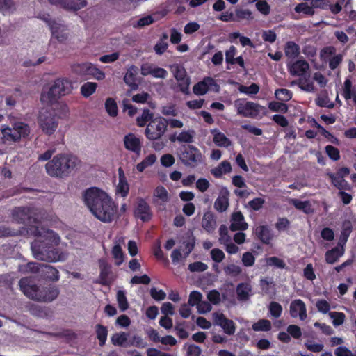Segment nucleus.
I'll return each mask as SVG.
<instances>
[{
    "instance_id": "nucleus-46",
    "label": "nucleus",
    "mask_w": 356,
    "mask_h": 356,
    "mask_svg": "<svg viewBox=\"0 0 356 356\" xmlns=\"http://www.w3.org/2000/svg\"><path fill=\"white\" fill-rule=\"evenodd\" d=\"M97 337L99 339V345L104 346L107 339L108 330L106 326L102 325H96Z\"/></svg>"
},
{
    "instance_id": "nucleus-9",
    "label": "nucleus",
    "mask_w": 356,
    "mask_h": 356,
    "mask_svg": "<svg viewBox=\"0 0 356 356\" xmlns=\"http://www.w3.org/2000/svg\"><path fill=\"white\" fill-rule=\"evenodd\" d=\"M169 67L178 83L180 91L184 94H188L191 80L185 68L179 64H172Z\"/></svg>"
},
{
    "instance_id": "nucleus-23",
    "label": "nucleus",
    "mask_w": 356,
    "mask_h": 356,
    "mask_svg": "<svg viewBox=\"0 0 356 356\" xmlns=\"http://www.w3.org/2000/svg\"><path fill=\"white\" fill-rule=\"evenodd\" d=\"M229 192L226 188H222L219 193L218 197L214 202V208L218 212L225 211L229 205Z\"/></svg>"
},
{
    "instance_id": "nucleus-39",
    "label": "nucleus",
    "mask_w": 356,
    "mask_h": 356,
    "mask_svg": "<svg viewBox=\"0 0 356 356\" xmlns=\"http://www.w3.org/2000/svg\"><path fill=\"white\" fill-rule=\"evenodd\" d=\"M13 124L15 127V131L18 134L19 140L22 138H26L29 135L30 127L25 122L22 121H14L13 122Z\"/></svg>"
},
{
    "instance_id": "nucleus-48",
    "label": "nucleus",
    "mask_w": 356,
    "mask_h": 356,
    "mask_svg": "<svg viewBox=\"0 0 356 356\" xmlns=\"http://www.w3.org/2000/svg\"><path fill=\"white\" fill-rule=\"evenodd\" d=\"M254 331H269L271 329V323L267 319H260L252 326Z\"/></svg>"
},
{
    "instance_id": "nucleus-15",
    "label": "nucleus",
    "mask_w": 356,
    "mask_h": 356,
    "mask_svg": "<svg viewBox=\"0 0 356 356\" xmlns=\"http://www.w3.org/2000/svg\"><path fill=\"white\" fill-rule=\"evenodd\" d=\"M213 323L220 326L224 332L229 335H232L235 332V325L232 320L225 317V316L219 312L213 313Z\"/></svg>"
},
{
    "instance_id": "nucleus-34",
    "label": "nucleus",
    "mask_w": 356,
    "mask_h": 356,
    "mask_svg": "<svg viewBox=\"0 0 356 356\" xmlns=\"http://www.w3.org/2000/svg\"><path fill=\"white\" fill-rule=\"evenodd\" d=\"M327 176L330 179L332 184L338 189L342 191L349 190L350 188L349 184L344 178L341 177L336 173H328Z\"/></svg>"
},
{
    "instance_id": "nucleus-14",
    "label": "nucleus",
    "mask_w": 356,
    "mask_h": 356,
    "mask_svg": "<svg viewBox=\"0 0 356 356\" xmlns=\"http://www.w3.org/2000/svg\"><path fill=\"white\" fill-rule=\"evenodd\" d=\"M218 85L216 81L209 76L205 77L202 81L194 85L193 92L196 95H204L210 90H218Z\"/></svg>"
},
{
    "instance_id": "nucleus-30",
    "label": "nucleus",
    "mask_w": 356,
    "mask_h": 356,
    "mask_svg": "<svg viewBox=\"0 0 356 356\" xmlns=\"http://www.w3.org/2000/svg\"><path fill=\"white\" fill-rule=\"evenodd\" d=\"M135 215L143 221L148 220L150 218L149 207L145 201L143 200L138 201L135 210Z\"/></svg>"
},
{
    "instance_id": "nucleus-62",
    "label": "nucleus",
    "mask_w": 356,
    "mask_h": 356,
    "mask_svg": "<svg viewBox=\"0 0 356 356\" xmlns=\"http://www.w3.org/2000/svg\"><path fill=\"white\" fill-rule=\"evenodd\" d=\"M325 152L328 156L333 161H338L340 159L339 150L332 145H327L325 147Z\"/></svg>"
},
{
    "instance_id": "nucleus-35",
    "label": "nucleus",
    "mask_w": 356,
    "mask_h": 356,
    "mask_svg": "<svg viewBox=\"0 0 356 356\" xmlns=\"http://www.w3.org/2000/svg\"><path fill=\"white\" fill-rule=\"evenodd\" d=\"M129 334L124 332L115 333L112 335L111 340L113 345L119 346H129Z\"/></svg>"
},
{
    "instance_id": "nucleus-27",
    "label": "nucleus",
    "mask_w": 356,
    "mask_h": 356,
    "mask_svg": "<svg viewBox=\"0 0 356 356\" xmlns=\"http://www.w3.org/2000/svg\"><path fill=\"white\" fill-rule=\"evenodd\" d=\"M49 1L52 4L59 5L65 9L72 10H80L87 5L86 0H80L79 6L74 2L69 1L68 0H49Z\"/></svg>"
},
{
    "instance_id": "nucleus-53",
    "label": "nucleus",
    "mask_w": 356,
    "mask_h": 356,
    "mask_svg": "<svg viewBox=\"0 0 356 356\" xmlns=\"http://www.w3.org/2000/svg\"><path fill=\"white\" fill-rule=\"evenodd\" d=\"M15 4L12 0H0V12L9 14L15 10Z\"/></svg>"
},
{
    "instance_id": "nucleus-8",
    "label": "nucleus",
    "mask_w": 356,
    "mask_h": 356,
    "mask_svg": "<svg viewBox=\"0 0 356 356\" xmlns=\"http://www.w3.org/2000/svg\"><path fill=\"white\" fill-rule=\"evenodd\" d=\"M234 106L236 109L237 113L245 118H255L259 115L263 110L262 106L259 104L244 99L236 100Z\"/></svg>"
},
{
    "instance_id": "nucleus-55",
    "label": "nucleus",
    "mask_w": 356,
    "mask_h": 356,
    "mask_svg": "<svg viewBox=\"0 0 356 356\" xmlns=\"http://www.w3.org/2000/svg\"><path fill=\"white\" fill-rule=\"evenodd\" d=\"M238 89L239 92L241 93H244L246 95H255L258 93L259 90V87L256 83H252L250 86L240 85Z\"/></svg>"
},
{
    "instance_id": "nucleus-10",
    "label": "nucleus",
    "mask_w": 356,
    "mask_h": 356,
    "mask_svg": "<svg viewBox=\"0 0 356 356\" xmlns=\"http://www.w3.org/2000/svg\"><path fill=\"white\" fill-rule=\"evenodd\" d=\"M38 17L47 23L53 36L58 41L63 42L67 39L69 31L66 26L59 22L51 21L48 14H44Z\"/></svg>"
},
{
    "instance_id": "nucleus-56",
    "label": "nucleus",
    "mask_w": 356,
    "mask_h": 356,
    "mask_svg": "<svg viewBox=\"0 0 356 356\" xmlns=\"http://www.w3.org/2000/svg\"><path fill=\"white\" fill-rule=\"evenodd\" d=\"M219 242L220 244L227 243L231 241V237L228 234V228L226 225H222L219 228Z\"/></svg>"
},
{
    "instance_id": "nucleus-44",
    "label": "nucleus",
    "mask_w": 356,
    "mask_h": 356,
    "mask_svg": "<svg viewBox=\"0 0 356 356\" xmlns=\"http://www.w3.org/2000/svg\"><path fill=\"white\" fill-rule=\"evenodd\" d=\"M105 109L109 116L115 118L118 115V110L116 102L113 98H107L105 101Z\"/></svg>"
},
{
    "instance_id": "nucleus-47",
    "label": "nucleus",
    "mask_w": 356,
    "mask_h": 356,
    "mask_svg": "<svg viewBox=\"0 0 356 356\" xmlns=\"http://www.w3.org/2000/svg\"><path fill=\"white\" fill-rule=\"evenodd\" d=\"M154 118H153V113H151L149 110H143L141 115L138 116L136 119L137 124L139 127H143L147 124V122H149Z\"/></svg>"
},
{
    "instance_id": "nucleus-32",
    "label": "nucleus",
    "mask_w": 356,
    "mask_h": 356,
    "mask_svg": "<svg viewBox=\"0 0 356 356\" xmlns=\"http://www.w3.org/2000/svg\"><path fill=\"white\" fill-rule=\"evenodd\" d=\"M202 226L209 233L214 231L216 227V222L215 216L212 213L207 212L204 214Z\"/></svg>"
},
{
    "instance_id": "nucleus-45",
    "label": "nucleus",
    "mask_w": 356,
    "mask_h": 356,
    "mask_svg": "<svg viewBox=\"0 0 356 356\" xmlns=\"http://www.w3.org/2000/svg\"><path fill=\"white\" fill-rule=\"evenodd\" d=\"M97 88V84L96 83L86 82L84 84H83L81 87V89H80L81 94L84 97H89L93 93H95Z\"/></svg>"
},
{
    "instance_id": "nucleus-12",
    "label": "nucleus",
    "mask_w": 356,
    "mask_h": 356,
    "mask_svg": "<svg viewBox=\"0 0 356 356\" xmlns=\"http://www.w3.org/2000/svg\"><path fill=\"white\" fill-rule=\"evenodd\" d=\"M26 271L31 273L42 271L47 279L53 281L59 280L58 270L49 265H40L34 262L29 263L26 266Z\"/></svg>"
},
{
    "instance_id": "nucleus-58",
    "label": "nucleus",
    "mask_w": 356,
    "mask_h": 356,
    "mask_svg": "<svg viewBox=\"0 0 356 356\" xmlns=\"http://www.w3.org/2000/svg\"><path fill=\"white\" fill-rule=\"evenodd\" d=\"M167 38H168V35L165 34L163 35V39L161 40L154 46V51L156 54L161 55L168 49V44L167 42L165 41L167 40Z\"/></svg>"
},
{
    "instance_id": "nucleus-37",
    "label": "nucleus",
    "mask_w": 356,
    "mask_h": 356,
    "mask_svg": "<svg viewBox=\"0 0 356 356\" xmlns=\"http://www.w3.org/2000/svg\"><path fill=\"white\" fill-rule=\"evenodd\" d=\"M289 202L293 205L297 209L302 211L305 213H311L313 212L309 201H301L298 199H290Z\"/></svg>"
},
{
    "instance_id": "nucleus-54",
    "label": "nucleus",
    "mask_w": 356,
    "mask_h": 356,
    "mask_svg": "<svg viewBox=\"0 0 356 356\" xmlns=\"http://www.w3.org/2000/svg\"><path fill=\"white\" fill-rule=\"evenodd\" d=\"M276 98L282 102H287L292 97V92L287 89L282 88L276 90L275 92Z\"/></svg>"
},
{
    "instance_id": "nucleus-49",
    "label": "nucleus",
    "mask_w": 356,
    "mask_h": 356,
    "mask_svg": "<svg viewBox=\"0 0 356 356\" xmlns=\"http://www.w3.org/2000/svg\"><path fill=\"white\" fill-rule=\"evenodd\" d=\"M116 298L120 309L122 312L127 310L129 307V303L125 295V292L122 290H119L117 292Z\"/></svg>"
},
{
    "instance_id": "nucleus-13",
    "label": "nucleus",
    "mask_w": 356,
    "mask_h": 356,
    "mask_svg": "<svg viewBox=\"0 0 356 356\" xmlns=\"http://www.w3.org/2000/svg\"><path fill=\"white\" fill-rule=\"evenodd\" d=\"M140 73L143 76H152L156 79H164L168 76V72L164 68L158 67L153 63H145L140 67Z\"/></svg>"
},
{
    "instance_id": "nucleus-43",
    "label": "nucleus",
    "mask_w": 356,
    "mask_h": 356,
    "mask_svg": "<svg viewBox=\"0 0 356 356\" xmlns=\"http://www.w3.org/2000/svg\"><path fill=\"white\" fill-rule=\"evenodd\" d=\"M316 6H312L309 1L301 3L295 7V11L298 13H302L306 15H312L314 13V8Z\"/></svg>"
},
{
    "instance_id": "nucleus-2",
    "label": "nucleus",
    "mask_w": 356,
    "mask_h": 356,
    "mask_svg": "<svg viewBox=\"0 0 356 356\" xmlns=\"http://www.w3.org/2000/svg\"><path fill=\"white\" fill-rule=\"evenodd\" d=\"M85 204L99 220L111 222L116 211V206L108 195L98 188H90L83 195Z\"/></svg>"
},
{
    "instance_id": "nucleus-41",
    "label": "nucleus",
    "mask_w": 356,
    "mask_h": 356,
    "mask_svg": "<svg viewBox=\"0 0 356 356\" xmlns=\"http://www.w3.org/2000/svg\"><path fill=\"white\" fill-rule=\"evenodd\" d=\"M285 55L290 58H295L300 54V48L293 42H288L284 48Z\"/></svg>"
},
{
    "instance_id": "nucleus-20",
    "label": "nucleus",
    "mask_w": 356,
    "mask_h": 356,
    "mask_svg": "<svg viewBox=\"0 0 356 356\" xmlns=\"http://www.w3.org/2000/svg\"><path fill=\"white\" fill-rule=\"evenodd\" d=\"M124 147L136 154H139L141 152L142 143L140 138L134 134H129L124 137L123 139Z\"/></svg>"
},
{
    "instance_id": "nucleus-51",
    "label": "nucleus",
    "mask_w": 356,
    "mask_h": 356,
    "mask_svg": "<svg viewBox=\"0 0 356 356\" xmlns=\"http://www.w3.org/2000/svg\"><path fill=\"white\" fill-rule=\"evenodd\" d=\"M329 316L335 327L341 325L344 323L345 314L342 312H331L329 313Z\"/></svg>"
},
{
    "instance_id": "nucleus-18",
    "label": "nucleus",
    "mask_w": 356,
    "mask_h": 356,
    "mask_svg": "<svg viewBox=\"0 0 356 356\" xmlns=\"http://www.w3.org/2000/svg\"><path fill=\"white\" fill-rule=\"evenodd\" d=\"M78 67L79 73L83 75H90L98 81L105 78V73L90 63H82L79 65Z\"/></svg>"
},
{
    "instance_id": "nucleus-7",
    "label": "nucleus",
    "mask_w": 356,
    "mask_h": 356,
    "mask_svg": "<svg viewBox=\"0 0 356 356\" xmlns=\"http://www.w3.org/2000/svg\"><path fill=\"white\" fill-rule=\"evenodd\" d=\"M167 120L162 117H156L147 125L145 135L150 140H159L167 130Z\"/></svg>"
},
{
    "instance_id": "nucleus-26",
    "label": "nucleus",
    "mask_w": 356,
    "mask_h": 356,
    "mask_svg": "<svg viewBox=\"0 0 356 356\" xmlns=\"http://www.w3.org/2000/svg\"><path fill=\"white\" fill-rule=\"evenodd\" d=\"M345 252V248L337 245L332 249L327 251L325 254V259L327 264H333L336 263Z\"/></svg>"
},
{
    "instance_id": "nucleus-29",
    "label": "nucleus",
    "mask_w": 356,
    "mask_h": 356,
    "mask_svg": "<svg viewBox=\"0 0 356 356\" xmlns=\"http://www.w3.org/2000/svg\"><path fill=\"white\" fill-rule=\"evenodd\" d=\"M138 74V68L134 65L130 66L124 76V81L127 85L131 88V89H136L138 83L136 76Z\"/></svg>"
},
{
    "instance_id": "nucleus-17",
    "label": "nucleus",
    "mask_w": 356,
    "mask_h": 356,
    "mask_svg": "<svg viewBox=\"0 0 356 356\" xmlns=\"http://www.w3.org/2000/svg\"><path fill=\"white\" fill-rule=\"evenodd\" d=\"M287 67L291 75L293 76H304L309 70V65L306 60L300 59L289 62Z\"/></svg>"
},
{
    "instance_id": "nucleus-42",
    "label": "nucleus",
    "mask_w": 356,
    "mask_h": 356,
    "mask_svg": "<svg viewBox=\"0 0 356 356\" xmlns=\"http://www.w3.org/2000/svg\"><path fill=\"white\" fill-rule=\"evenodd\" d=\"M156 156L154 154L148 155L141 162L137 164V170L140 172H143L147 168L152 166L156 162Z\"/></svg>"
},
{
    "instance_id": "nucleus-21",
    "label": "nucleus",
    "mask_w": 356,
    "mask_h": 356,
    "mask_svg": "<svg viewBox=\"0 0 356 356\" xmlns=\"http://www.w3.org/2000/svg\"><path fill=\"white\" fill-rule=\"evenodd\" d=\"M13 218L15 221L19 223H24L26 220H31L33 214H35L33 209L26 207L15 208L13 211Z\"/></svg>"
},
{
    "instance_id": "nucleus-38",
    "label": "nucleus",
    "mask_w": 356,
    "mask_h": 356,
    "mask_svg": "<svg viewBox=\"0 0 356 356\" xmlns=\"http://www.w3.org/2000/svg\"><path fill=\"white\" fill-rule=\"evenodd\" d=\"M252 287L250 284L242 283L237 286L236 293L238 298L241 300H246L249 298Z\"/></svg>"
},
{
    "instance_id": "nucleus-1",
    "label": "nucleus",
    "mask_w": 356,
    "mask_h": 356,
    "mask_svg": "<svg viewBox=\"0 0 356 356\" xmlns=\"http://www.w3.org/2000/svg\"><path fill=\"white\" fill-rule=\"evenodd\" d=\"M30 232L37 236L32 243L31 249L35 259L49 262L64 261L67 255L65 253L58 254L50 248L58 245L60 241V236L53 230L36 227Z\"/></svg>"
},
{
    "instance_id": "nucleus-3",
    "label": "nucleus",
    "mask_w": 356,
    "mask_h": 356,
    "mask_svg": "<svg viewBox=\"0 0 356 356\" xmlns=\"http://www.w3.org/2000/svg\"><path fill=\"white\" fill-rule=\"evenodd\" d=\"M22 292L29 298L43 302L54 300L59 295L58 289L52 285L38 286L33 277H24L19 281Z\"/></svg>"
},
{
    "instance_id": "nucleus-4",
    "label": "nucleus",
    "mask_w": 356,
    "mask_h": 356,
    "mask_svg": "<svg viewBox=\"0 0 356 356\" xmlns=\"http://www.w3.org/2000/svg\"><path fill=\"white\" fill-rule=\"evenodd\" d=\"M80 161L74 155L59 154L53 157L45 165L47 173L52 177H67L79 165Z\"/></svg>"
},
{
    "instance_id": "nucleus-5",
    "label": "nucleus",
    "mask_w": 356,
    "mask_h": 356,
    "mask_svg": "<svg viewBox=\"0 0 356 356\" xmlns=\"http://www.w3.org/2000/svg\"><path fill=\"white\" fill-rule=\"evenodd\" d=\"M73 89V83L70 79L58 78L49 86L43 88L40 101L44 105H51L60 97L70 94Z\"/></svg>"
},
{
    "instance_id": "nucleus-57",
    "label": "nucleus",
    "mask_w": 356,
    "mask_h": 356,
    "mask_svg": "<svg viewBox=\"0 0 356 356\" xmlns=\"http://www.w3.org/2000/svg\"><path fill=\"white\" fill-rule=\"evenodd\" d=\"M306 348L314 353H320L323 350L324 346L322 343L316 342L312 340H308L305 343Z\"/></svg>"
},
{
    "instance_id": "nucleus-22",
    "label": "nucleus",
    "mask_w": 356,
    "mask_h": 356,
    "mask_svg": "<svg viewBox=\"0 0 356 356\" xmlns=\"http://www.w3.org/2000/svg\"><path fill=\"white\" fill-rule=\"evenodd\" d=\"M124 244V238L123 236L116 238L114 241V245L112 248L111 254L117 266H120L124 261V252L122 249V245Z\"/></svg>"
},
{
    "instance_id": "nucleus-19",
    "label": "nucleus",
    "mask_w": 356,
    "mask_h": 356,
    "mask_svg": "<svg viewBox=\"0 0 356 356\" xmlns=\"http://www.w3.org/2000/svg\"><path fill=\"white\" fill-rule=\"evenodd\" d=\"M170 199V195L164 186L160 185L154 190L152 201L156 205L164 207Z\"/></svg>"
},
{
    "instance_id": "nucleus-24",
    "label": "nucleus",
    "mask_w": 356,
    "mask_h": 356,
    "mask_svg": "<svg viewBox=\"0 0 356 356\" xmlns=\"http://www.w3.org/2000/svg\"><path fill=\"white\" fill-rule=\"evenodd\" d=\"M248 225L245 222L244 216L241 211L234 212L231 217L230 229L232 231H244Z\"/></svg>"
},
{
    "instance_id": "nucleus-28",
    "label": "nucleus",
    "mask_w": 356,
    "mask_h": 356,
    "mask_svg": "<svg viewBox=\"0 0 356 356\" xmlns=\"http://www.w3.org/2000/svg\"><path fill=\"white\" fill-rule=\"evenodd\" d=\"M119 181L116 187V193L124 197L127 195L129 191V186L126 179L123 170L118 169Z\"/></svg>"
},
{
    "instance_id": "nucleus-64",
    "label": "nucleus",
    "mask_w": 356,
    "mask_h": 356,
    "mask_svg": "<svg viewBox=\"0 0 356 356\" xmlns=\"http://www.w3.org/2000/svg\"><path fill=\"white\" fill-rule=\"evenodd\" d=\"M202 296L197 291H192L189 295L188 304L191 306H197L201 301Z\"/></svg>"
},
{
    "instance_id": "nucleus-33",
    "label": "nucleus",
    "mask_w": 356,
    "mask_h": 356,
    "mask_svg": "<svg viewBox=\"0 0 356 356\" xmlns=\"http://www.w3.org/2000/svg\"><path fill=\"white\" fill-rule=\"evenodd\" d=\"M254 233L256 236L265 243H269L272 240L273 235L271 234L270 229L268 227L264 225L257 226L254 229Z\"/></svg>"
},
{
    "instance_id": "nucleus-16",
    "label": "nucleus",
    "mask_w": 356,
    "mask_h": 356,
    "mask_svg": "<svg viewBox=\"0 0 356 356\" xmlns=\"http://www.w3.org/2000/svg\"><path fill=\"white\" fill-rule=\"evenodd\" d=\"M289 313L292 318H298L300 321H305L307 317L306 305L302 300L296 299L290 304Z\"/></svg>"
},
{
    "instance_id": "nucleus-52",
    "label": "nucleus",
    "mask_w": 356,
    "mask_h": 356,
    "mask_svg": "<svg viewBox=\"0 0 356 356\" xmlns=\"http://www.w3.org/2000/svg\"><path fill=\"white\" fill-rule=\"evenodd\" d=\"M268 309L270 316L275 318H279L282 315L283 310L282 305L277 302H271L269 304Z\"/></svg>"
},
{
    "instance_id": "nucleus-61",
    "label": "nucleus",
    "mask_w": 356,
    "mask_h": 356,
    "mask_svg": "<svg viewBox=\"0 0 356 356\" xmlns=\"http://www.w3.org/2000/svg\"><path fill=\"white\" fill-rule=\"evenodd\" d=\"M253 18L252 13L249 10H237L236 11V16L234 20L241 21L243 19L250 20Z\"/></svg>"
},
{
    "instance_id": "nucleus-11",
    "label": "nucleus",
    "mask_w": 356,
    "mask_h": 356,
    "mask_svg": "<svg viewBox=\"0 0 356 356\" xmlns=\"http://www.w3.org/2000/svg\"><path fill=\"white\" fill-rule=\"evenodd\" d=\"M202 154L200 150L192 146L187 145L184 147L180 159L181 161L186 165L195 166L202 161Z\"/></svg>"
},
{
    "instance_id": "nucleus-36",
    "label": "nucleus",
    "mask_w": 356,
    "mask_h": 356,
    "mask_svg": "<svg viewBox=\"0 0 356 356\" xmlns=\"http://www.w3.org/2000/svg\"><path fill=\"white\" fill-rule=\"evenodd\" d=\"M291 84L298 85L301 90L307 92H314L315 91L314 83L309 78H300L298 81H293Z\"/></svg>"
},
{
    "instance_id": "nucleus-50",
    "label": "nucleus",
    "mask_w": 356,
    "mask_h": 356,
    "mask_svg": "<svg viewBox=\"0 0 356 356\" xmlns=\"http://www.w3.org/2000/svg\"><path fill=\"white\" fill-rule=\"evenodd\" d=\"M336 54V49L332 46L324 47L320 52L321 59L323 61H328L334 55Z\"/></svg>"
},
{
    "instance_id": "nucleus-25",
    "label": "nucleus",
    "mask_w": 356,
    "mask_h": 356,
    "mask_svg": "<svg viewBox=\"0 0 356 356\" xmlns=\"http://www.w3.org/2000/svg\"><path fill=\"white\" fill-rule=\"evenodd\" d=\"M2 134V139L5 142H13L17 143L19 141L18 134L15 131V127L12 123V127H9L6 124H3L1 128Z\"/></svg>"
},
{
    "instance_id": "nucleus-6",
    "label": "nucleus",
    "mask_w": 356,
    "mask_h": 356,
    "mask_svg": "<svg viewBox=\"0 0 356 356\" xmlns=\"http://www.w3.org/2000/svg\"><path fill=\"white\" fill-rule=\"evenodd\" d=\"M38 122L42 132L47 135L53 134L58 125V120L55 112L50 108H42L40 111Z\"/></svg>"
},
{
    "instance_id": "nucleus-60",
    "label": "nucleus",
    "mask_w": 356,
    "mask_h": 356,
    "mask_svg": "<svg viewBox=\"0 0 356 356\" xmlns=\"http://www.w3.org/2000/svg\"><path fill=\"white\" fill-rule=\"evenodd\" d=\"M194 136V131H184L177 136V140L181 143H191L193 141Z\"/></svg>"
},
{
    "instance_id": "nucleus-31",
    "label": "nucleus",
    "mask_w": 356,
    "mask_h": 356,
    "mask_svg": "<svg viewBox=\"0 0 356 356\" xmlns=\"http://www.w3.org/2000/svg\"><path fill=\"white\" fill-rule=\"evenodd\" d=\"M213 138V143L218 147H227L231 145V140L222 132L217 129L211 131Z\"/></svg>"
},
{
    "instance_id": "nucleus-59",
    "label": "nucleus",
    "mask_w": 356,
    "mask_h": 356,
    "mask_svg": "<svg viewBox=\"0 0 356 356\" xmlns=\"http://www.w3.org/2000/svg\"><path fill=\"white\" fill-rule=\"evenodd\" d=\"M266 264L268 266H275L277 268L283 269L286 267V264L284 260L276 257H271L266 259Z\"/></svg>"
},
{
    "instance_id": "nucleus-63",
    "label": "nucleus",
    "mask_w": 356,
    "mask_h": 356,
    "mask_svg": "<svg viewBox=\"0 0 356 356\" xmlns=\"http://www.w3.org/2000/svg\"><path fill=\"white\" fill-rule=\"evenodd\" d=\"M269 108L274 112L286 113L287 111V106L282 102H273L269 104Z\"/></svg>"
},
{
    "instance_id": "nucleus-40",
    "label": "nucleus",
    "mask_w": 356,
    "mask_h": 356,
    "mask_svg": "<svg viewBox=\"0 0 356 356\" xmlns=\"http://www.w3.org/2000/svg\"><path fill=\"white\" fill-rule=\"evenodd\" d=\"M231 170L232 166L230 163L227 161H224L217 167L211 170V174L215 177H220L222 175L231 172Z\"/></svg>"
}]
</instances>
